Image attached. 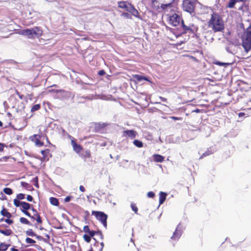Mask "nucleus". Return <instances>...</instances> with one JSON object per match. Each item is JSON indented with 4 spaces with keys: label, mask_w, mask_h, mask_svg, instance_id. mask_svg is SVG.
I'll use <instances>...</instances> for the list:
<instances>
[{
    "label": "nucleus",
    "mask_w": 251,
    "mask_h": 251,
    "mask_svg": "<svg viewBox=\"0 0 251 251\" xmlns=\"http://www.w3.org/2000/svg\"><path fill=\"white\" fill-rule=\"evenodd\" d=\"M7 124V125L5 126V127L8 126H10L11 125V122H7L6 123Z\"/></svg>",
    "instance_id": "nucleus-61"
},
{
    "label": "nucleus",
    "mask_w": 251,
    "mask_h": 251,
    "mask_svg": "<svg viewBox=\"0 0 251 251\" xmlns=\"http://www.w3.org/2000/svg\"><path fill=\"white\" fill-rule=\"evenodd\" d=\"M10 246V244H6L5 242H0V251H6Z\"/></svg>",
    "instance_id": "nucleus-27"
},
{
    "label": "nucleus",
    "mask_w": 251,
    "mask_h": 251,
    "mask_svg": "<svg viewBox=\"0 0 251 251\" xmlns=\"http://www.w3.org/2000/svg\"><path fill=\"white\" fill-rule=\"evenodd\" d=\"M159 98L163 102H167V99L166 98H163L161 96H160Z\"/></svg>",
    "instance_id": "nucleus-55"
},
{
    "label": "nucleus",
    "mask_w": 251,
    "mask_h": 251,
    "mask_svg": "<svg viewBox=\"0 0 251 251\" xmlns=\"http://www.w3.org/2000/svg\"><path fill=\"white\" fill-rule=\"evenodd\" d=\"M170 118L174 120H181V117H174V116H171L170 117Z\"/></svg>",
    "instance_id": "nucleus-51"
},
{
    "label": "nucleus",
    "mask_w": 251,
    "mask_h": 251,
    "mask_svg": "<svg viewBox=\"0 0 251 251\" xmlns=\"http://www.w3.org/2000/svg\"><path fill=\"white\" fill-rule=\"evenodd\" d=\"M40 108H41V105L40 104H35L32 107V108L31 109V111L32 112H35L36 111L38 110Z\"/></svg>",
    "instance_id": "nucleus-36"
},
{
    "label": "nucleus",
    "mask_w": 251,
    "mask_h": 251,
    "mask_svg": "<svg viewBox=\"0 0 251 251\" xmlns=\"http://www.w3.org/2000/svg\"><path fill=\"white\" fill-rule=\"evenodd\" d=\"M92 215L95 216L97 220L100 221L105 228L107 227V215L106 214L103 212L93 211Z\"/></svg>",
    "instance_id": "nucleus-10"
},
{
    "label": "nucleus",
    "mask_w": 251,
    "mask_h": 251,
    "mask_svg": "<svg viewBox=\"0 0 251 251\" xmlns=\"http://www.w3.org/2000/svg\"><path fill=\"white\" fill-rule=\"evenodd\" d=\"M148 110L149 112H156L157 110H158V109L156 108H149V109H148Z\"/></svg>",
    "instance_id": "nucleus-52"
},
{
    "label": "nucleus",
    "mask_w": 251,
    "mask_h": 251,
    "mask_svg": "<svg viewBox=\"0 0 251 251\" xmlns=\"http://www.w3.org/2000/svg\"><path fill=\"white\" fill-rule=\"evenodd\" d=\"M79 156L85 160L87 158H90L91 157V152L90 150H86L84 151H82L79 154Z\"/></svg>",
    "instance_id": "nucleus-19"
},
{
    "label": "nucleus",
    "mask_w": 251,
    "mask_h": 251,
    "mask_svg": "<svg viewBox=\"0 0 251 251\" xmlns=\"http://www.w3.org/2000/svg\"><path fill=\"white\" fill-rule=\"evenodd\" d=\"M32 211L33 212V214H39L38 213V212L37 211L36 209H35L33 206H31V208H30Z\"/></svg>",
    "instance_id": "nucleus-54"
},
{
    "label": "nucleus",
    "mask_w": 251,
    "mask_h": 251,
    "mask_svg": "<svg viewBox=\"0 0 251 251\" xmlns=\"http://www.w3.org/2000/svg\"><path fill=\"white\" fill-rule=\"evenodd\" d=\"M215 64L217 65H218L219 66H229V65L231 64V63H224V62H221L220 61H217V62L215 63Z\"/></svg>",
    "instance_id": "nucleus-41"
},
{
    "label": "nucleus",
    "mask_w": 251,
    "mask_h": 251,
    "mask_svg": "<svg viewBox=\"0 0 251 251\" xmlns=\"http://www.w3.org/2000/svg\"><path fill=\"white\" fill-rule=\"evenodd\" d=\"M118 7L124 9L126 11L130 13L133 16L140 18V15L138 10L134 6L129 2L126 1H119Z\"/></svg>",
    "instance_id": "nucleus-3"
},
{
    "label": "nucleus",
    "mask_w": 251,
    "mask_h": 251,
    "mask_svg": "<svg viewBox=\"0 0 251 251\" xmlns=\"http://www.w3.org/2000/svg\"><path fill=\"white\" fill-rule=\"evenodd\" d=\"M122 16L126 17L127 18H130L131 17L130 16L129 14L127 12H125L122 14Z\"/></svg>",
    "instance_id": "nucleus-50"
},
{
    "label": "nucleus",
    "mask_w": 251,
    "mask_h": 251,
    "mask_svg": "<svg viewBox=\"0 0 251 251\" xmlns=\"http://www.w3.org/2000/svg\"><path fill=\"white\" fill-rule=\"evenodd\" d=\"M41 153L42 155L41 160L43 161H48L50 158L52 156L50 153V150L49 149L41 151Z\"/></svg>",
    "instance_id": "nucleus-17"
},
{
    "label": "nucleus",
    "mask_w": 251,
    "mask_h": 251,
    "mask_svg": "<svg viewBox=\"0 0 251 251\" xmlns=\"http://www.w3.org/2000/svg\"><path fill=\"white\" fill-rule=\"evenodd\" d=\"M169 18V24L173 26L180 25L183 20L179 12L177 10L172 14H167Z\"/></svg>",
    "instance_id": "nucleus-5"
},
{
    "label": "nucleus",
    "mask_w": 251,
    "mask_h": 251,
    "mask_svg": "<svg viewBox=\"0 0 251 251\" xmlns=\"http://www.w3.org/2000/svg\"><path fill=\"white\" fill-rule=\"evenodd\" d=\"M159 204L161 205L165 201L167 194L166 193L161 191L159 193Z\"/></svg>",
    "instance_id": "nucleus-25"
},
{
    "label": "nucleus",
    "mask_w": 251,
    "mask_h": 251,
    "mask_svg": "<svg viewBox=\"0 0 251 251\" xmlns=\"http://www.w3.org/2000/svg\"><path fill=\"white\" fill-rule=\"evenodd\" d=\"M133 144L138 148H142L143 147V143L138 140H135L133 141Z\"/></svg>",
    "instance_id": "nucleus-32"
},
{
    "label": "nucleus",
    "mask_w": 251,
    "mask_h": 251,
    "mask_svg": "<svg viewBox=\"0 0 251 251\" xmlns=\"http://www.w3.org/2000/svg\"><path fill=\"white\" fill-rule=\"evenodd\" d=\"M7 115H8L9 118L11 117L12 116L11 114L9 112L7 113Z\"/></svg>",
    "instance_id": "nucleus-62"
},
{
    "label": "nucleus",
    "mask_w": 251,
    "mask_h": 251,
    "mask_svg": "<svg viewBox=\"0 0 251 251\" xmlns=\"http://www.w3.org/2000/svg\"><path fill=\"white\" fill-rule=\"evenodd\" d=\"M15 92H16V94L18 95V96L19 97V99H20L21 100H23L25 99V96L24 95H22V94H21L18 90H16L15 91Z\"/></svg>",
    "instance_id": "nucleus-43"
},
{
    "label": "nucleus",
    "mask_w": 251,
    "mask_h": 251,
    "mask_svg": "<svg viewBox=\"0 0 251 251\" xmlns=\"http://www.w3.org/2000/svg\"><path fill=\"white\" fill-rule=\"evenodd\" d=\"M6 147L3 143H0V152H2L4 151V148Z\"/></svg>",
    "instance_id": "nucleus-47"
},
{
    "label": "nucleus",
    "mask_w": 251,
    "mask_h": 251,
    "mask_svg": "<svg viewBox=\"0 0 251 251\" xmlns=\"http://www.w3.org/2000/svg\"><path fill=\"white\" fill-rule=\"evenodd\" d=\"M249 9V5L248 4H246L245 2H244L238 9L239 11H242V13L248 12Z\"/></svg>",
    "instance_id": "nucleus-28"
},
{
    "label": "nucleus",
    "mask_w": 251,
    "mask_h": 251,
    "mask_svg": "<svg viewBox=\"0 0 251 251\" xmlns=\"http://www.w3.org/2000/svg\"><path fill=\"white\" fill-rule=\"evenodd\" d=\"M190 58H192V59H193L195 61H198V60L196 59V58L194 57V56H191Z\"/></svg>",
    "instance_id": "nucleus-60"
},
{
    "label": "nucleus",
    "mask_w": 251,
    "mask_h": 251,
    "mask_svg": "<svg viewBox=\"0 0 251 251\" xmlns=\"http://www.w3.org/2000/svg\"><path fill=\"white\" fill-rule=\"evenodd\" d=\"M21 210L26 216H30V213L28 210L31 208V205L26 202L22 201Z\"/></svg>",
    "instance_id": "nucleus-16"
},
{
    "label": "nucleus",
    "mask_w": 251,
    "mask_h": 251,
    "mask_svg": "<svg viewBox=\"0 0 251 251\" xmlns=\"http://www.w3.org/2000/svg\"><path fill=\"white\" fill-rule=\"evenodd\" d=\"M21 185L22 187H24L27 190H30L31 188V186L25 182H24V181L21 182Z\"/></svg>",
    "instance_id": "nucleus-34"
},
{
    "label": "nucleus",
    "mask_w": 251,
    "mask_h": 251,
    "mask_svg": "<svg viewBox=\"0 0 251 251\" xmlns=\"http://www.w3.org/2000/svg\"><path fill=\"white\" fill-rule=\"evenodd\" d=\"M13 203L16 207H20L21 206L22 201H20L19 200L16 198L13 200Z\"/></svg>",
    "instance_id": "nucleus-35"
},
{
    "label": "nucleus",
    "mask_w": 251,
    "mask_h": 251,
    "mask_svg": "<svg viewBox=\"0 0 251 251\" xmlns=\"http://www.w3.org/2000/svg\"><path fill=\"white\" fill-rule=\"evenodd\" d=\"M71 145L73 151L78 155L83 151V147L77 143V141L74 138L71 137Z\"/></svg>",
    "instance_id": "nucleus-14"
},
{
    "label": "nucleus",
    "mask_w": 251,
    "mask_h": 251,
    "mask_svg": "<svg viewBox=\"0 0 251 251\" xmlns=\"http://www.w3.org/2000/svg\"><path fill=\"white\" fill-rule=\"evenodd\" d=\"M207 23L208 27L214 33L222 32L225 30V21L222 16L217 12H212Z\"/></svg>",
    "instance_id": "nucleus-1"
},
{
    "label": "nucleus",
    "mask_w": 251,
    "mask_h": 251,
    "mask_svg": "<svg viewBox=\"0 0 251 251\" xmlns=\"http://www.w3.org/2000/svg\"><path fill=\"white\" fill-rule=\"evenodd\" d=\"M72 198L73 197L71 196H67L65 198L64 201L66 202H68L71 201Z\"/></svg>",
    "instance_id": "nucleus-48"
},
{
    "label": "nucleus",
    "mask_w": 251,
    "mask_h": 251,
    "mask_svg": "<svg viewBox=\"0 0 251 251\" xmlns=\"http://www.w3.org/2000/svg\"><path fill=\"white\" fill-rule=\"evenodd\" d=\"M50 202L52 205L54 206H57L59 204L58 199L54 197H50Z\"/></svg>",
    "instance_id": "nucleus-29"
},
{
    "label": "nucleus",
    "mask_w": 251,
    "mask_h": 251,
    "mask_svg": "<svg viewBox=\"0 0 251 251\" xmlns=\"http://www.w3.org/2000/svg\"><path fill=\"white\" fill-rule=\"evenodd\" d=\"M42 136L38 134H34L30 137L31 141L35 143L37 147H42L44 145V142L41 140Z\"/></svg>",
    "instance_id": "nucleus-15"
},
{
    "label": "nucleus",
    "mask_w": 251,
    "mask_h": 251,
    "mask_svg": "<svg viewBox=\"0 0 251 251\" xmlns=\"http://www.w3.org/2000/svg\"><path fill=\"white\" fill-rule=\"evenodd\" d=\"M180 28L183 31V33L193 34L196 32L198 27L193 23L185 24L184 20L181 21Z\"/></svg>",
    "instance_id": "nucleus-8"
},
{
    "label": "nucleus",
    "mask_w": 251,
    "mask_h": 251,
    "mask_svg": "<svg viewBox=\"0 0 251 251\" xmlns=\"http://www.w3.org/2000/svg\"><path fill=\"white\" fill-rule=\"evenodd\" d=\"M28 217L30 218L32 222H34L36 221V223L34 225L35 228H39L40 230L43 229V227L42 226L43 221L40 215V214H33V215L30 214V216Z\"/></svg>",
    "instance_id": "nucleus-12"
},
{
    "label": "nucleus",
    "mask_w": 251,
    "mask_h": 251,
    "mask_svg": "<svg viewBox=\"0 0 251 251\" xmlns=\"http://www.w3.org/2000/svg\"><path fill=\"white\" fill-rule=\"evenodd\" d=\"M94 247H98V249L96 250L95 249L91 248L89 251H102L104 247V244L103 242L99 243V242L96 241L94 244Z\"/></svg>",
    "instance_id": "nucleus-22"
},
{
    "label": "nucleus",
    "mask_w": 251,
    "mask_h": 251,
    "mask_svg": "<svg viewBox=\"0 0 251 251\" xmlns=\"http://www.w3.org/2000/svg\"><path fill=\"white\" fill-rule=\"evenodd\" d=\"M197 1L193 0H183L182 3V9L190 14L193 13L195 11Z\"/></svg>",
    "instance_id": "nucleus-6"
},
{
    "label": "nucleus",
    "mask_w": 251,
    "mask_h": 251,
    "mask_svg": "<svg viewBox=\"0 0 251 251\" xmlns=\"http://www.w3.org/2000/svg\"><path fill=\"white\" fill-rule=\"evenodd\" d=\"M149 198H153L155 197V194L152 191H150L147 193Z\"/></svg>",
    "instance_id": "nucleus-44"
},
{
    "label": "nucleus",
    "mask_w": 251,
    "mask_h": 251,
    "mask_svg": "<svg viewBox=\"0 0 251 251\" xmlns=\"http://www.w3.org/2000/svg\"><path fill=\"white\" fill-rule=\"evenodd\" d=\"M26 200L28 201H32L33 200V198L32 196L28 195L26 197Z\"/></svg>",
    "instance_id": "nucleus-49"
},
{
    "label": "nucleus",
    "mask_w": 251,
    "mask_h": 251,
    "mask_svg": "<svg viewBox=\"0 0 251 251\" xmlns=\"http://www.w3.org/2000/svg\"><path fill=\"white\" fill-rule=\"evenodd\" d=\"M135 76L137 77V78H143V79L147 78V77L145 76L142 77V76H140L138 75H136Z\"/></svg>",
    "instance_id": "nucleus-58"
},
{
    "label": "nucleus",
    "mask_w": 251,
    "mask_h": 251,
    "mask_svg": "<svg viewBox=\"0 0 251 251\" xmlns=\"http://www.w3.org/2000/svg\"><path fill=\"white\" fill-rule=\"evenodd\" d=\"M25 234L26 235L31 237H34L36 236V233L33 231L32 229H28L25 231Z\"/></svg>",
    "instance_id": "nucleus-33"
},
{
    "label": "nucleus",
    "mask_w": 251,
    "mask_h": 251,
    "mask_svg": "<svg viewBox=\"0 0 251 251\" xmlns=\"http://www.w3.org/2000/svg\"><path fill=\"white\" fill-rule=\"evenodd\" d=\"M10 156H3L0 159V161H7Z\"/></svg>",
    "instance_id": "nucleus-46"
},
{
    "label": "nucleus",
    "mask_w": 251,
    "mask_h": 251,
    "mask_svg": "<svg viewBox=\"0 0 251 251\" xmlns=\"http://www.w3.org/2000/svg\"><path fill=\"white\" fill-rule=\"evenodd\" d=\"M175 0H173L171 2L169 3H162L160 6V11L164 12L165 13L170 12L171 14L173 13L176 11L178 8L176 5H175L174 2Z\"/></svg>",
    "instance_id": "nucleus-9"
},
{
    "label": "nucleus",
    "mask_w": 251,
    "mask_h": 251,
    "mask_svg": "<svg viewBox=\"0 0 251 251\" xmlns=\"http://www.w3.org/2000/svg\"><path fill=\"white\" fill-rule=\"evenodd\" d=\"M130 206L132 210L135 212V213L137 214L138 209L137 206L136 205V204L134 203H131Z\"/></svg>",
    "instance_id": "nucleus-39"
},
{
    "label": "nucleus",
    "mask_w": 251,
    "mask_h": 251,
    "mask_svg": "<svg viewBox=\"0 0 251 251\" xmlns=\"http://www.w3.org/2000/svg\"><path fill=\"white\" fill-rule=\"evenodd\" d=\"M25 242L26 244L31 245L35 244L36 241L31 238L27 237L25 239Z\"/></svg>",
    "instance_id": "nucleus-40"
},
{
    "label": "nucleus",
    "mask_w": 251,
    "mask_h": 251,
    "mask_svg": "<svg viewBox=\"0 0 251 251\" xmlns=\"http://www.w3.org/2000/svg\"><path fill=\"white\" fill-rule=\"evenodd\" d=\"M51 91L55 92V97L61 100H67L71 96L70 92L62 89L51 90Z\"/></svg>",
    "instance_id": "nucleus-11"
},
{
    "label": "nucleus",
    "mask_w": 251,
    "mask_h": 251,
    "mask_svg": "<svg viewBox=\"0 0 251 251\" xmlns=\"http://www.w3.org/2000/svg\"><path fill=\"white\" fill-rule=\"evenodd\" d=\"M46 137L47 141V142H48L50 144V142L49 141V139H48V137H47V136H46Z\"/></svg>",
    "instance_id": "nucleus-63"
},
{
    "label": "nucleus",
    "mask_w": 251,
    "mask_h": 251,
    "mask_svg": "<svg viewBox=\"0 0 251 251\" xmlns=\"http://www.w3.org/2000/svg\"><path fill=\"white\" fill-rule=\"evenodd\" d=\"M16 198L18 200H22L25 198V195L23 193H20L17 195Z\"/></svg>",
    "instance_id": "nucleus-42"
},
{
    "label": "nucleus",
    "mask_w": 251,
    "mask_h": 251,
    "mask_svg": "<svg viewBox=\"0 0 251 251\" xmlns=\"http://www.w3.org/2000/svg\"><path fill=\"white\" fill-rule=\"evenodd\" d=\"M151 6L153 10L158 11H160L161 8H160V6L159 5L157 0H154V1H151Z\"/></svg>",
    "instance_id": "nucleus-26"
},
{
    "label": "nucleus",
    "mask_w": 251,
    "mask_h": 251,
    "mask_svg": "<svg viewBox=\"0 0 251 251\" xmlns=\"http://www.w3.org/2000/svg\"><path fill=\"white\" fill-rule=\"evenodd\" d=\"M247 0H229L226 7L229 8H233L236 3L239 2H245Z\"/></svg>",
    "instance_id": "nucleus-21"
},
{
    "label": "nucleus",
    "mask_w": 251,
    "mask_h": 251,
    "mask_svg": "<svg viewBox=\"0 0 251 251\" xmlns=\"http://www.w3.org/2000/svg\"><path fill=\"white\" fill-rule=\"evenodd\" d=\"M11 251H19V250L18 249H16L15 247H12L11 249Z\"/></svg>",
    "instance_id": "nucleus-59"
},
{
    "label": "nucleus",
    "mask_w": 251,
    "mask_h": 251,
    "mask_svg": "<svg viewBox=\"0 0 251 251\" xmlns=\"http://www.w3.org/2000/svg\"><path fill=\"white\" fill-rule=\"evenodd\" d=\"M242 46L247 53L251 50V27L247 29L245 36L242 39Z\"/></svg>",
    "instance_id": "nucleus-7"
},
{
    "label": "nucleus",
    "mask_w": 251,
    "mask_h": 251,
    "mask_svg": "<svg viewBox=\"0 0 251 251\" xmlns=\"http://www.w3.org/2000/svg\"><path fill=\"white\" fill-rule=\"evenodd\" d=\"M3 191L7 195H10L12 194V193H13L12 190L10 188H8V187L4 188L3 190Z\"/></svg>",
    "instance_id": "nucleus-37"
},
{
    "label": "nucleus",
    "mask_w": 251,
    "mask_h": 251,
    "mask_svg": "<svg viewBox=\"0 0 251 251\" xmlns=\"http://www.w3.org/2000/svg\"><path fill=\"white\" fill-rule=\"evenodd\" d=\"M181 234V230L180 229H179L178 227H177L175 231L174 232L173 235L171 236V238L173 240L177 241L179 239Z\"/></svg>",
    "instance_id": "nucleus-20"
},
{
    "label": "nucleus",
    "mask_w": 251,
    "mask_h": 251,
    "mask_svg": "<svg viewBox=\"0 0 251 251\" xmlns=\"http://www.w3.org/2000/svg\"><path fill=\"white\" fill-rule=\"evenodd\" d=\"M21 34L27 36L28 38L33 39L42 35L43 31L40 27L35 26L30 29H24L21 31Z\"/></svg>",
    "instance_id": "nucleus-2"
},
{
    "label": "nucleus",
    "mask_w": 251,
    "mask_h": 251,
    "mask_svg": "<svg viewBox=\"0 0 251 251\" xmlns=\"http://www.w3.org/2000/svg\"><path fill=\"white\" fill-rule=\"evenodd\" d=\"M83 230L84 232L87 233L83 235V238L85 241L87 243L90 242L91 238H93L94 240H96V239L94 237L95 235H98L100 236L101 239H103V235L101 232L90 230L88 226H85L83 227Z\"/></svg>",
    "instance_id": "nucleus-4"
},
{
    "label": "nucleus",
    "mask_w": 251,
    "mask_h": 251,
    "mask_svg": "<svg viewBox=\"0 0 251 251\" xmlns=\"http://www.w3.org/2000/svg\"><path fill=\"white\" fill-rule=\"evenodd\" d=\"M13 107L16 109L17 111H21L25 108V104L15 99V101L13 103Z\"/></svg>",
    "instance_id": "nucleus-18"
},
{
    "label": "nucleus",
    "mask_w": 251,
    "mask_h": 251,
    "mask_svg": "<svg viewBox=\"0 0 251 251\" xmlns=\"http://www.w3.org/2000/svg\"><path fill=\"white\" fill-rule=\"evenodd\" d=\"M35 237L39 240H42L43 239V237H42L41 236H39V235H37L36 234Z\"/></svg>",
    "instance_id": "nucleus-57"
},
{
    "label": "nucleus",
    "mask_w": 251,
    "mask_h": 251,
    "mask_svg": "<svg viewBox=\"0 0 251 251\" xmlns=\"http://www.w3.org/2000/svg\"><path fill=\"white\" fill-rule=\"evenodd\" d=\"M3 126V123L0 121V127H2Z\"/></svg>",
    "instance_id": "nucleus-64"
},
{
    "label": "nucleus",
    "mask_w": 251,
    "mask_h": 251,
    "mask_svg": "<svg viewBox=\"0 0 251 251\" xmlns=\"http://www.w3.org/2000/svg\"><path fill=\"white\" fill-rule=\"evenodd\" d=\"M79 190H80L82 192H85V188H84V186H82V185H80V186H79Z\"/></svg>",
    "instance_id": "nucleus-56"
},
{
    "label": "nucleus",
    "mask_w": 251,
    "mask_h": 251,
    "mask_svg": "<svg viewBox=\"0 0 251 251\" xmlns=\"http://www.w3.org/2000/svg\"><path fill=\"white\" fill-rule=\"evenodd\" d=\"M236 83H237V84L240 86L242 84H245L246 83L242 80H241V79H238L236 81Z\"/></svg>",
    "instance_id": "nucleus-45"
},
{
    "label": "nucleus",
    "mask_w": 251,
    "mask_h": 251,
    "mask_svg": "<svg viewBox=\"0 0 251 251\" xmlns=\"http://www.w3.org/2000/svg\"><path fill=\"white\" fill-rule=\"evenodd\" d=\"M31 181L33 183V184L37 188H39V184H38V176H35L34 177Z\"/></svg>",
    "instance_id": "nucleus-38"
},
{
    "label": "nucleus",
    "mask_w": 251,
    "mask_h": 251,
    "mask_svg": "<svg viewBox=\"0 0 251 251\" xmlns=\"http://www.w3.org/2000/svg\"><path fill=\"white\" fill-rule=\"evenodd\" d=\"M77 83L79 84L81 83L82 85V87L84 89H89L90 88V86L92 85V84L87 83L85 82H83L81 80H78Z\"/></svg>",
    "instance_id": "nucleus-30"
},
{
    "label": "nucleus",
    "mask_w": 251,
    "mask_h": 251,
    "mask_svg": "<svg viewBox=\"0 0 251 251\" xmlns=\"http://www.w3.org/2000/svg\"><path fill=\"white\" fill-rule=\"evenodd\" d=\"M124 135L133 139L136 136L137 132L133 130H127L124 131Z\"/></svg>",
    "instance_id": "nucleus-23"
},
{
    "label": "nucleus",
    "mask_w": 251,
    "mask_h": 251,
    "mask_svg": "<svg viewBox=\"0 0 251 251\" xmlns=\"http://www.w3.org/2000/svg\"><path fill=\"white\" fill-rule=\"evenodd\" d=\"M20 222L23 224L27 225L28 226H31V223L27 219L24 217H21L20 218Z\"/></svg>",
    "instance_id": "nucleus-31"
},
{
    "label": "nucleus",
    "mask_w": 251,
    "mask_h": 251,
    "mask_svg": "<svg viewBox=\"0 0 251 251\" xmlns=\"http://www.w3.org/2000/svg\"><path fill=\"white\" fill-rule=\"evenodd\" d=\"M153 160L155 162H162L164 161L165 157L158 154H155L153 155Z\"/></svg>",
    "instance_id": "nucleus-24"
},
{
    "label": "nucleus",
    "mask_w": 251,
    "mask_h": 251,
    "mask_svg": "<svg viewBox=\"0 0 251 251\" xmlns=\"http://www.w3.org/2000/svg\"><path fill=\"white\" fill-rule=\"evenodd\" d=\"M0 214L6 218L5 219L4 222H6L8 225H11L13 224L14 221L13 220L10 219L12 217V214L8 212V210L5 207H3L2 210L0 211Z\"/></svg>",
    "instance_id": "nucleus-13"
},
{
    "label": "nucleus",
    "mask_w": 251,
    "mask_h": 251,
    "mask_svg": "<svg viewBox=\"0 0 251 251\" xmlns=\"http://www.w3.org/2000/svg\"><path fill=\"white\" fill-rule=\"evenodd\" d=\"M105 74V72L104 70H100L98 72V75L100 76L103 75Z\"/></svg>",
    "instance_id": "nucleus-53"
}]
</instances>
